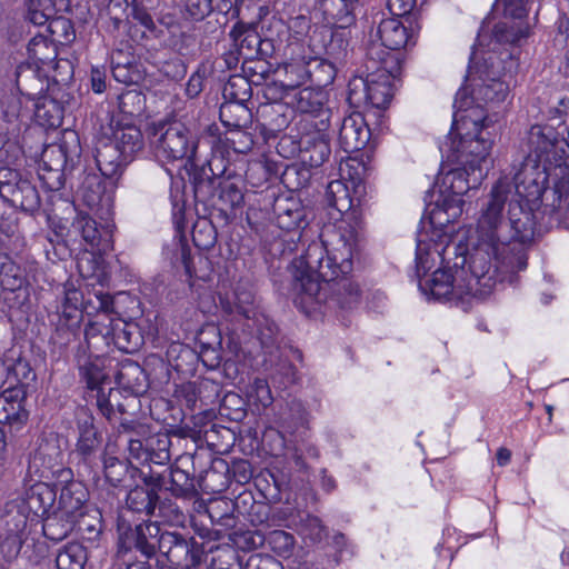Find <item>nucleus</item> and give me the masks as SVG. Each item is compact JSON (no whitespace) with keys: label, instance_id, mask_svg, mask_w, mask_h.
Instances as JSON below:
<instances>
[{"label":"nucleus","instance_id":"obj_1","mask_svg":"<svg viewBox=\"0 0 569 569\" xmlns=\"http://www.w3.org/2000/svg\"><path fill=\"white\" fill-rule=\"evenodd\" d=\"M359 242V233L352 227L341 228L333 238L325 242L313 240L305 253L292 263V289L295 303L305 312L326 300L341 309H351L359 302L360 289L347 276L352 271V258Z\"/></svg>","mask_w":569,"mask_h":569},{"label":"nucleus","instance_id":"obj_2","mask_svg":"<svg viewBox=\"0 0 569 569\" xmlns=\"http://www.w3.org/2000/svg\"><path fill=\"white\" fill-rule=\"evenodd\" d=\"M527 168L522 167L512 178L501 177L491 188L488 199L482 204L481 213L483 214L489 203L495 199L498 202L499 222L493 230L495 246H488L485 251L488 254V262L495 270L496 282L498 281L497 271L500 267L510 270H522L527 267L526 256L516 250V246L507 242L501 237V230L507 227L505 219V206L508 203V221L512 230V239L520 243L532 240L535 236L533 213L526 209L530 198L538 199L540 197V187L535 179L528 183L522 178Z\"/></svg>","mask_w":569,"mask_h":569},{"label":"nucleus","instance_id":"obj_3","mask_svg":"<svg viewBox=\"0 0 569 569\" xmlns=\"http://www.w3.org/2000/svg\"><path fill=\"white\" fill-rule=\"evenodd\" d=\"M497 221H500L498 202L493 199L478 219V242L475 251L470 254L468 268L463 254L455 257V272L441 268L435 270L430 278L420 279L421 292L436 300H462L465 297L485 299L488 297L496 287V277L485 249H488V246H495L492 241Z\"/></svg>","mask_w":569,"mask_h":569},{"label":"nucleus","instance_id":"obj_4","mask_svg":"<svg viewBox=\"0 0 569 569\" xmlns=\"http://www.w3.org/2000/svg\"><path fill=\"white\" fill-rule=\"evenodd\" d=\"M460 92L455 100L458 110L453 114V127L459 140L452 141V159L470 169L473 186H480L486 178L491 160L492 147L490 120L479 107L466 108L468 102L460 101Z\"/></svg>","mask_w":569,"mask_h":569},{"label":"nucleus","instance_id":"obj_5","mask_svg":"<svg viewBox=\"0 0 569 569\" xmlns=\"http://www.w3.org/2000/svg\"><path fill=\"white\" fill-rule=\"evenodd\" d=\"M123 541L136 546L143 558L150 559L156 551L174 565L199 566L204 551L194 537L179 531L162 530L158 522H141L134 527H122Z\"/></svg>","mask_w":569,"mask_h":569},{"label":"nucleus","instance_id":"obj_6","mask_svg":"<svg viewBox=\"0 0 569 569\" xmlns=\"http://www.w3.org/2000/svg\"><path fill=\"white\" fill-rule=\"evenodd\" d=\"M366 78H356L350 82V98L362 87L363 100L378 109L386 108L392 97L391 82L400 71L398 58L380 46L368 47Z\"/></svg>","mask_w":569,"mask_h":569},{"label":"nucleus","instance_id":"obj_7","mask_svg":"<svg viewBox=\"0 0 569 569\" xmlns=\"http://www.w3.org/2000/svg\"><path fill=\"white\" fill-rule=\"evenodd\" d=\"M80 236L81 239L91 248L92 251L98 252V256L91 254V259L81 258L78 261V269L80 274L86 279H94L97 282H102L106 279L107 272L102 266L101 256L111 251L112 243V229L109 223L98 226L86 212H77L71 226L68 230V237L76 238Z\"/></svg>","mask_w":569,"mask_h":569},{"label":"nucleus","instance_id":"obj_8","mask_svg":"<svg viewBox=\"0 0 569 569\" xmlns=\"http://www.w3.org/2000/svg\"><path fill=\"white\" fill-rule=\"evenodd\" d=\"M150 146L154 154L164 160H196L198 141L190 129L180 121L159 122L152 126Z\"/></svg>","mask_w":569,"mask_h":569},{"label":"nucleus","instance_id":"obj_9","mask_svg":"<svg viewBox=\"0 0 569 569\" xmlns=\"http://www.w3.org/2000/svg\"><path fill=\"white\" fill-rule=\"evenodd\" d=\"M78 366L81 379L86 382L89 390V397L96 399V406L100 413L107 420H111L113 412V403L120 396V391L110 385L109 373L106 368V359L93 351L89 355H82L78 358Z\"/></svg>","mask_w":569,"mask_h":569},{"label":"nucleus","instance_id":"obj_10","mask_svg":"<svg viewBox=\"0 0 569 569\" xmlns=\"http://www.w3.org/2000/svg\"><path fill=\"white\" fill-rule=\"evenodd\" d=\"M28 522L22 500H11L0 511V552L6 561H12L20 553L29 535Z\"/></svg>","mask_w":569,"mask_h":569},{"label":"nucleus","instance_id":"obj_11","mask_svg":"<svg viewBox=\"0 0 569 569\" xmlns=\"http://www.w3.org/2000/svg\"><path fill=\"white\" fill-rule=\"evenodd\" d=\"M441 183L445 191L449 192L451 197L445 199L442 208H438L437 211L433 212V218L438 219L440 224H443L453 222L461 216L465 203L462 196L478 186H473L470 169L465 166L457 167L446 172Z\"/></svg>","mask_w":569,"mask_h":569},{"label":"nucleus","instance_id":"obj_12","mask_svg":"<svg viewBox=\"0 0 569 569\" xmlns=\"http://www.w3.org/2000/svg\"><path fill=\"white\" fill-rule=\"evenodd\" d=\"M0 197L10 206L33 213L41 204L37 188L8 167L0 168Z\"/></svg>","mask_w":569,"mask_h":569},{"label":"nucleus","instance_id":"obj_13","mask_svg":"<svg viewBox=\"0 0 569 569\" xmlns=\"http://www.w3.org/2000/svg\"><path fill=\"white\" fill-rule=\"evenodd\" d=\"M330 122L311 119L306 121L300 137V159L309 168L321 167L330 157Z\"/></svg>","mask_w":569,"mask_h":569},{"label":"nucleus","instance_id":"obj_14","mask_svg":"<svg viewBox=\"0 0 569 569\" xmlns=\"http://www.w3.org/2000/svg\"><path fill=\"white\" fill-rule=\"evenodd\" d=\"M486 60L490 66L481 72V83L473 90L475 98L487 104L496 106L506 101L509 96V82L506 74H500L499 61L490 56Z\"/></svg>","mask_w":569,"mask_h":569},{"label":"nucleus","instance_id":"obj_15","mask_svg":"<svg viewBox=\"0 0 569 569\" xmlns=\"http://www.w3.org/2000/svg\"><path fill=\"white\" fill-rule=\"evenodd\" d=\"M69 157L64 144L53 143L43 149L39 176L50 190L63 187V170Z\"/></svg>","mask_w":569,"mask_h":569},{"label":"nucleus","instance_id":"obj_16","mask_svg":"<svg viewBox=\"0 0 569 569\" xmlns=\"http://www.w3.org/2000/svg\"><path fill=\"white\" fill-rule=\"evenodd\" d=\"M80 194L86 206L102 219H108L112 214V192L99 176L88 174L81 184Z\"/></svg>","mask_w":569,"mask_h":569},{"label":"nucleus","instance_id":"obj_17","mask_svg":"<svg viewBox=\"0 0 569 569\" xmlns=\"http://www.w3.org/2000/svg\"><path fill=\"white\" fill-rule=\"evenodd\" d=\"M143 480L148 486L162 487L167 485L166 476L161 473L142 472ZM158 493L154 488L137 486L127 495V506L133 512L151 516L158 502Z\"/></svg>","mask_w":569,"mask_h":569},{"label":"nucleus","instance_id":"obj_18","mask_svg":"<svg viewBox=\"0 0 569 569\" xmlns=\"http://www.w3.org/2000/svg\"><path fill=\"white\" fill-rule=\"evenodd\" d=\"M321 34L315 30L309 37L307 44V59L306 67L310 70V78L308 80L315 81L318 84H328L335 78V68L322 58L325 46L321 43Z\"/></svg>","mask_w":569,"mask_h":569},{"label":"nucleus","instance_id":"obj_19","mask_svg":"<svg viewBox=\"0 0 569 569\" xmlns=\"http://www.w3.org/2000/svg\"><path fill=\"white\" fill-rule=\"evenodd\" d=\"M106 140L114 144L129 159L142 148L141 131L131 121L111 119Z\"/></svg>","mask_w":569,"mask_h":569},{"label":"nucleus","instance_id":"obj_20","mask_svg":"<svg viewBox=\"0 0 569 569\" xmlns=\"http://www.w3.org/2000/svg\"><path fill=\"white\" fill-rule=\"evenodd\" d=\"M78 439L76 452L83 459L92 458L101 445V437L94 427V418L86 408H80L76 413Z\"/></svg>","mask_w":569,"mask_h":569},{"label":"nucleus","instance_id":"obj_21","mask_svg":"<svg viewBox=\"0 0 569 569\" xmlns=\"http://www.w3.org/2000/svg\"><path fill=\"white\" fill-rule=\"evenodd\" d=\"M376 37L379 42L371 41L370 46H380L386 51H389L396 58L395 51L403 48L410 40L408 29L398 18L382 19L377 28Z\"/></svg>","mask_w":569,"mask_h":569},{"label":"nucleus","instance_id":"obj_22","mask_svg":"<svg viewBox=\"0 0 569 569\" xmlns=\"http://www.w3.org/2000/svg\"><path fill=\"white\" fill-rule=\"evenodd\" d=\"M325 93L319 90L306 87L300 89L293 97L296 109L305 114L302 120V129L306 121L311 119L326 120L330 122V110L325 107Z\"/></svg>","mask_w":569,"mask_h":569},{"label":"nucleus","instance_id":"obj_23","mask_svg":"<svg viewBox=\"0 0 569 569\" xmlns=\"http://www.w3.org/2000/svg\"><path fill=\"white\" fill-rule=\"evenodd\" d=\"M368 129L360 113H352L345 117L338 132L340 147L346 152L360 150L368 142Z\"/></svg>","mask_w":569,"mask_h":569},{"label":"nucleus","instance_id":"obj_24","mask_svg":"<svg viewBox=\"0 0 569 569\" xmlns=\"http://www.w3.org/2000/svg\"><path fill=\"white\" fill-rule=\"evenodd\" d=\"M88 491L82 482H69L60 489L59 510L62 516L83 520Z\"/></svg>","mask_w":569,"mask_h":569},{"label":"nucleus","instance_id":"obj_25","mask_svg":"<svg viewBox=\"0 0 569 569\" xmlns=\"http://www.w3.org/2000/svg\"><path fill=\"white\" fill-rule=\"evenodd\" d=\"M94 159L100 173L109 179L120 176L123 167L130 160L106 139L97 146Z\"/></svg>","mask_w":569,"mask_h":569},{"label":"nucleus","instance_id":"obj_26","mask_svg":"<svg viewBox=\"0 0 569 569\" xmlns=\"http://www.w3.org/2000/svg\"><path fill=\"white\" fill-rule=\"evenodd\" d=\"M290 49V61L284 63L286 80L283 86L295 89L310 78V70L306 67L307 50L305 43H292Z\"/></svg>","mask_w":569,"mask_h":569},{"label":"nucleus","instance_id":"obj_27","mask_svg":"<svg viewBox=\"0 0 569 569\" xmlns=\"http://www.w3.org/2000/svg\"><path fill=\"white\" fill-rule=\"evenodd\" d=\"M274 213L277 226L287 231L300 228L305 218V211L300 202L290 198L277 200Z\"/></svg>","mask_w":569,"mask_h":569},{"label":"nucleus","instance_id":"obj_28","mask_svg":"<svg viewBox=\"0 0 569 569\" xmlns=\"http://www.w3.org/2000/svg\"><path fill=\"white\" fill-rule=\"evenodd\" d=\"M27 507V516L29 517L32 511L36 515L46 513L56 500V491L44 482H38L31 486L27 493V499L23 500Z\"/></svg>","mask_w":569,"mask_h":569},{"label":"nucleus","instance_id":"obj_29","mask_svg":"<svg viewBox=\"0 0 569 569\" xmlns=\"http://www.w3.org/2000/svg\"><path fill=\"white\" fill-rule=\"evenodd\" d=\"M83 520H78L73 517L62 516L61 511L53 516H49L42 526V531L46 538L52 541H61L64 539L76 526L82 530Z\"/></svg>","mask_w":569,"mask_h":569},{"label":"nucleus","instance_id":"obj_30","mask_svg":"<svg viewBox=\"0 0 569 569\" xmlns=\"http://www.w3.org/2000/svg\"><path fill=\"white\" fill-rule=\"evenodd\" d=\"M110 342H112L119 350L132 353L140 347L142 337L138 332L136 325L117 322L111 328Z\"/></svg>","mask_w":569,"mask_h":569},{"label":"nucleus","instance_id":"obj_31","mask_svg":"<svg viewBox=\"0 0 569 569\" xmlns=\"http://www.w3.org/2000/svg\"><path fill=\"white\" fill-rule=\"evenodd\" d=\"M122 527H132L123 516H120L118 519V539H119V549H118V567L119 569H150L147 558L144 560H138L134 556V552H139L136 546H127L123 541V532Z\"/></svg>","mask_w":569,"mask_h":569},{"label":"nucleus","instance_id":"obj_32","mask_svg":"<svg viewBox=\"0 0 569 569\" xmlns=\"http://www.w3.org/2000/svg\"><path fill=\"white\" fill-rule=\"evenodd\" d=\"M34 117L42 127H59L63 119V107L51 97H41L34 104Z\"/></svg>","mask_w":569,"mask_h":569},{"label":"nucleus","instance_id":"obj_33","mask_svg":"<svg viewBox=\"0 0 569 569\" xmlns=\"http://www.w3.org/2000/svg\"><path fill=\"white\" fill-rule=\"evenodd\" d=\"M220 120L226 128L239 131L251 122V111L246 103L226 101L220 108Z\"/></svg>","mask_w":569,"mask_h":569},{"label":"nucleus","instance_id":"obj_34","mask_svg":"<svg viewBox=\"0 0 569 569\" xmlns=\"http://www.w3.org/2000/svg\"><path fill=\"white\" fill-rule=\"evenodd\" d=\"M244 196L241 180L226 178L218 184V203L223 211L233 210L243 204Z\"/></svg>","mask_w":569,"mask_h":569},{"label":"nucleus","instance_id":"obj_35","mask_svg":"<svg viewBox=\"0 0 569 569\" xmlns=\"http://www.w3.org/2000/svg\"><path fill=\"white\" fill-rule=\"evenodd\" d=\"M351 6L347 0H322L321 10L328 23L346 28L353 21Z\"/></svg>","mask_w":569,"mask_h":569},{"label":"nucleus","instance_id":"obj_36","mask_svg":"<svg viewBox=\"0 0 569 569\" xmlns=\"http://www.w3.org/2000/svg\"><path fill=\"white\" fill-rule=\"evenodd\" d=\"M28 420V411L21 400L0 397V425H7L11 429L19 430Z\"/></svg>","mask_w":569,"mask_h":569},{"label":"nucleus","instance_id":"obj_37","mask_svg":"<svg viewBox=\"0 0 569 569\" xmlns=\"http://www.w3.org/2000/svg\"><path fill=\"white\" fill-rule=\"evenodd\" d=\"M87 560L86 548L79 542H70L58 551L56 566L58 569H83Z\"/></svg>","mask_w":569,"mask_h":569},{"label":"nucleus","instance_id":"obj_38","mask_svg":"<svg viewBox=\"0 0 569 569\" xmlns=\"http://www.w3.org/2000/svg\"><path fill=\"white\" fill-rule=\"evenodd\" d=\"M29 58L39 66L51 63L56 60L58 52L56 44L44 36H34L28 43Z\"/></svg>","mask_w":569,"mask_h":569},{"label":"nucleus","instance_id":"obj_39","mask_svg":"<svg viewBox=\"0 0 569 569\" xmlns=\"http://www.w3.org/2000/svg\"><path fill=\"white\" fill-rule=\"evenodd\" d=\"M492 36L498 43H518L529 36V26L523 21H502L495 26Z\"/></svg>","mask_w":569,"mask_h":569},{"label":"nucleus","instance_id":"obj_40","mask_svg":"<svg viewBox=\"0 0 569 569\" xmlns=\"http://www.w3.org/2000/svg\"><path fill=\"white\" fill-rule=\"evenodd\" d=\"M24 283L21 268L4 252H0V287L14 291Z\"/></svg>","mask_w":569,"mask_h":569},{"label":"nucleus","instance_id":"obj_41","mask_svg":"<svg viewBox=\"0 0 569 569\" xmlns=\"http://www.w3.org/2000/svg\"><path fill=\"white\" fill-rule=\"evenodd\" d=\"M251 81L247 76H231L223 87L226 101L247 103L252 96Z\"/></svg>","mask_w":569,"mask_h":569},{"label":"nucleus","instance_id":"obj_42","mask_svg":"<svg viewBox=\"0 0 569 569\" xmlns=\"http://www.w3.org/2000/svg\"><path fill=\"white\" fill-rule=\"evenodd\" d=\"M111 453H113V446L108 443L103 453L104 477L111 486L117 487L124 480L129 469L126 461Z\"/></svg>","mask_w":569,"mask_h":569},{"label":"nucleus","instance_id":"obj_43","mask_svg":"<svg viewBox=\"0 0 569 569\" xmlns=\"http://www.w3.org/2000/svg\"><path fill=\"white\" fill-rule=\"evenodd\" d=\"M144 107L146 97L138 90H127L118 97L119 111L128 118V121L141 116Z\"/></svg>","mask_w":569,"mask_h":569},{"label":"nucleus","instance_id":"obj_44","mask_svg":"<svg viewBox=\"0 0 569 569\" xmlns=\"http://www.w3.org/2000/svg\"><path fill=\"white\" fill-rule=\"evenodd\" d=\"M84 338L89 351L99 350L100 345L108 346L111 339V328L101 321L90 322L84 330Z\"/></svg>","mask_w":569,"mask_h":569},{"label":"nucleus","instance_id":"obj_45","mask_svg":"<svg viewBox=\"0 0 569 569\" xmlns=\"http://www.w3.org/2000/svg\"><path fill=\"white\" fill-rule=\"evenodd\" d=\"M170 439L166 435L148 439V457L146 463L163 466L170 461Z\"/></svg>","mask_w":569,"mask_h":569},{"label":"nucleus","instance_id":"obj_46","mask_svg":"<svg viewBox=\"0 0 569 569\" xmlns=\"http://www.w3.org/2000/svg\"><path fill=\"white\" fill-rule=\"evenodd\" d=\"M267 542L271 550L279 557L287 559L293 555L296 539L287 531L273 530L269 532L267 536Z\"/></svg>","mask_w":569,"mask_h":569},{"label":"nucleus","instance_id":"obj_47","mask_svg":"<svg viewBox=\"0 0 569 569\" xmlns=\"http://www.w3.org/2000/svg\"><path fill=\"white\" fill-rule=\"evenodd\" d=\"M169 481L168 489L177 497H188L194 491L193 479L179 468H170Z\"/></svg>","mask_w":569,"mask_h":569},{"label":"nucleus","instance_id":"obj_48","mask_svg":"<svg viewBox=\"0 0 569 569\" xmlns=\"http://www.w3.org/2000/svg\"><path fill=\"white\" fill-rule=\"evenodd\" d=\"M234 308L240 316L248 320L257 318L258 311L254 303V295L250 290L237 288Z\"/></svg>","mask_w":569,"mask_h":569},{"label":"nucleus","instance_id":"obj_49","mask_svg":"<svg viewBox=\"0 0 569 569\" xmlns=\"http://www.w3.org/2000/svg\"><path fill=\"white\" fill-rule=\"evenodd\" d=\"M111 72L114 80L123 84H134L142 80L138 66L129 61L121 63L112 60Z\"/></svg>","mask_w":569,"mask_h":569},{"label":"nucleus","instance_id":"obj_50","mask_svg":"<svg viewBox=\"0 0 569 569\" xmlns=\"http://www.w3.org/2000/svg\"><path fill=\"white\" fill-rule=\"evenodd\" d=\"M326 197L328 204L340 212L349 208L347 188L340 180H332L328 183Z\"/></svg>","mask_w":569,"mask_h":569},{"label":"nucleus","instance_id":"obj_51","mask_svg":"<svg viewBox=\"0 0 569 569\" xmlns=\"http://www.w3.org/2000/svg\"><path fill=\"white\" fill-rule=\"evenodd\" d=\"M558 181L555 190L558 193L560 206L569 210V161L558 164Z\"/></svg>","mask_w":569,"mask_h":569},{"label":"nucleus","instance_id":"obj_52","mask_svg":"<svg viewBox=\"0 0 569 569\" xmlns=\"http://www.w3.org/2000/svg\"><path fill=\"white\" fill-rule=\"evenodd\" d=\"M300 530L306 538H309L313 542L321 541L327 536L325 526L316 516L308 515L302 520Z\"/></svg>","mask_w":569,"mask_h":569},{"label":"nucleus","instance_id":"obj_53","mask_svg":"<svg viewBox=\"0 0 569 569\" xmlns=\"http://www.w3.org/2000/svg\"><path fill=\"white\" fill-rule=\"evenodd\" d=\"M212 11V0H184V13L192 20L200 21Z\"/></svg>","mask_w":569,"mask_h":569},{"label":"nucleus","instance_id":"obj_54","mask_svg":"<svg viewBox=\"0 0 569 569\" xmlns=\"http://www.w3.org/2000/svg\"><path fill=\"white\" fill-rule=\"evenodd\" d=\"M192 239L197 247L209 249L216 242V231L211 224L204 222L202 226L198 224L194 227Z\"/></svg>","mask_w":569,"mask_h":569},{"label":"nucleus","instance_id":"obj_55","mask_svg":"<svg viewBox=\"0 0 569 569\" xmlns=\"http://www.w3.org/2000/svg\"><path fill=\"white\" fill-rule=\"evenodd\" d=\"M82 312L79 307L61 306V317L66 319L67 323V341L74 337L79 330V323Z\"/></svg>","mask_w":569,"mask_h":569},{"label":"nucleus","instance_id":"obj_56","mask_svg":"<svg viewBox=\"0 0 569 569\" xmlns=\"http://www.w3.org/2000/svg\"><path fill=\"white\" fill-rule=\"evenodd\" d=\"M127 445L130 458L146 463L148 457V439L144 443L139 438L130 437L127 439Z\"/></svg>","mask_w":569,"mask_h":569},{"label":"nucleus","instance_id":"obj_57","mask_svg":"<svg viewBox=\"0 0 569 569\" xmlns=\"http://www.w3.org/2000/svg\"><path fill=\"white\" fill-rule=\"evenodd\" d=\"M247 569H283V567L270 556L253 555L247 561Z\"/></svg>","mask_w":569,"mask_h":569},{"label":"nucleus","instance_id":"obj_58","mask_svg":"<svg viewBox=\"0 0 569 569\" xmlns=\"http://www.w3.org/2000/svg\"><path fill=\"white\" fill-rule=\"evenodd\" d=\"M252 397H254L256 401L262 407H268L272 403L271 391L266 380L256 379L252 386Z\"/></svg>","mask_w":569,"mask_h":569},{"label":"nucleus","instance_id":"obj_59","mask_svg":"<svg viewBox=\"0 0 569 569\" xmlns=\"http://www.w3.org/2000/svg\"><path fill=\"white\" fill-rule=\"evenodd\" d=\"M16 360H18V358L13 350H10L0 358V387L11 376H16Z\"/></svg>","mask_w":569,"mask_h":569},{"label":"nucleus","instance_id":"obj_60","mask_svg":"<svg viewBox=\"0 0 569 569\" xmlns=\"http://www.w3.org/2000/svg\"><path fill=\"white\" fill-rule=\"evenodd\" d=\"M503 13L506 18H511L513 21H522L527 11L523 0H505Z\"/></svg>","mask_w":569,"mask_h":569},{"label":"nucleus","instance_id":"obj_61","mask_svg":"<svg viewBox=\"0 0 569 569\" xmlns=\"http://www.w3.org/2000/svg\"><path fill=\"white\" fill-rule=\"evenodd\" d=\"M389 11L397 17L409 14L416 6V0H388Z\"/></svg>","mask_w":569,"mask_h":569},{"label":"nucleus","instance_id":"obj_62","mask_svg":"<svg viewBox=\"0 0 569 569\" xmlns=\"http://www.w3.org/2000/svg\"><path fill=\"white\" fill-rule=\"evenodd\" d=\"M119 432L131 435L130 437L133 435L144 436L148 433V428L136 420L122 419L119 425Z\"/></svg>","mask_w":569,"mask_h":569},{"label":"nucleus","instance_id":"obj_63","mask_svg":"<svg viewBox=\"0 0 569 569\" xmlns=\"http://www.w3.org/2000/svg\"><path fill=\"white\" fill-rule=\"evenodd\" d=\"M48 471L51 472L52 476H54L57 478V485L59 486H64V485H68L69 482H78L77 480H73L72 477H73V472L70 468H64L62 466H60L59 463L56 465H50L47 467Z\"/></svg>","mask_w":569,"mask_h":569},{"label":"nucleus","instance_id":"obj_64","mask_svg":"<svg viewBox=\"0 0 569 569\" xmlns=\"http://www.w3.org/2000/svg\"><path fill=\"white\" fill-rule=\"evenodd\" d=\"M259 36L253 31H248L244 33L243 38L239 41L240 50L247 48L251 52H256L257 48L260 44Z\"/></svg>","mask_w":569,"mask_h":569}]
</instances>
